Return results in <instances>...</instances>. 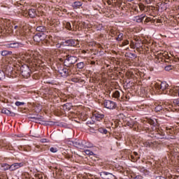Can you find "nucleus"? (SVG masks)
<instances>
[{"instance_id":"51","label":"nucleus","mask_w":179,"mask_h":179,"mask_svg":"<svg viewBox=\"0 0 179 179\" xmlns=\"http://www.w3.org/2000/svg\"><path fill=\"white\" fill-rule=\"evenodd\" d=\"M18 138H22V136H17Z\"/></svg>"},{"instance_id":"28","label":"nucleus","mask_w":179,"mask_h":179,"mask_svg":"<svg viewBox=\"0 0 179 179\" xmlns=\"http://www.w3.org/2000/svg\"><path fill=\"white\" fill-rule=\"evenodd\" d=\"M76 65L78 69H83L85 68V63L83 62H79Z\"/></svg>"},{"instance_id":"29","label":"nucleus","mask_w":179,"mask_h":179,"mask_svg":"<svg viewBox=\"0 0 179 179\" xmlns=\"http://www.w3.org/2000/svg\"><path fill=\"white\" fill-rule=\"evenodd\" d=\"M1 167L3 168V170H10V165L8 164H3L1 165Z\"/></svg>"},{"instance_id":"27","label":"nucleus","mask_w":179,"mask_h":179,"mask_svg":"<svg viewBox=\"0 0 179 179\" xmlns=\"http://www.w3.org/2000/svg\"><path fill=\"white\" fill-rule=\"evenodd\" d=\"M113 97H114L115 99H120V91L118 90H116L113 93Z\"/></svg>"},{"instance_id":"2","label":"nucleus","mask_w":179,"mask_h":179,"mask_svg":"<svg viewBox=\"0 0 179 179\" xmlns=\"http://www.w3.org/2000/svg\"><path fill=\"white\" fill-rule=\"evenodd\" d=\"M21 15L24 17H31L32 19L37 16V10L32 8L29 9L28 11L24 10V6H22V11L20 12Z\"/></svg>"},{"instance_id":"12","label":"nucleus","mask_w":179,"mask_h":179,"mask_svg":"<svg viewBox=\"0 0 179 179\" xmlns=\"http://www.w3.org/2000/svg\"><path fill=\"white\" fill-rule=\"evenodd\" d=\"M59 73L64 78H66V76H69V69H68L66 68H62V69H59Z\"/></svg>"},{"instance_id":"49","label":"nucleus","mask_w":179,"mask_h":179,"mask_svg":"<svg viewBox=\"0 0 179 179\" xmlns=\"http://www.w3.org/2000/svg\"><path fill=\"white\" fill-rule=\"evenodd\" d=\"M135 156H138V152H134Z\"/></svg>"},{"instance_id":"35","label":"nucleus","mask_w":179,"mask_h":179,"mask_svg":"<svg viewBox=\"0 0 179 179\" xmlns=\"http://www.w3.org/2000/svg\"><path fill=\"white\" fill-rule=\"evenodd\" d=\"M173 104L176 107H179V99L173 100Z\"/></svg>"},{"instance_id":"19","label":"nucleus","mask_w":179,"mask_h":179,"mask_svg":"<svg viewBox=\"0 0 179 179\" xmlns=\"http://www.w3.org/2000/svg\"><path fill=\"white\" fill-rule=\"evenodd\" d=\"M20 45V43H13L8 44V48H19Z\"/></svg>"},{"instance_id":"47","label":"nucleus","mask_w":179,"mask_h":179,"mask_svg":"<svg viewBox=\"0 0 179 179\" xmlns=\"http://www.w3.org/2000/svg\"><path fill=\"white\" fill-rule=\"evenodd\" d=\"M140 43V42L136 43V45H140L139 44H141V43Z\"/></svg>"},{"instance_id":"15","label":"nucleus","mask_w":179,"mask_h":179,"mask_svg":"<svg viewBox=\"0 0 179 179\" xmlns=\"http://www.w3.org/2000/svg\"><path fill=\"white\" fill-rule=\"evenodd\" d=\"M43 36H41V34H36L34 36V41H36V43H40V41H43Z\"/></svg>"},{"instance_id":"32","label":"nucleus","mask_w":179,"mask_h":179,"mask_svg":"<svg viewBox=\"0 0 179 179\" xmlns=\"http://www.w3.org/2000/svg\"><path fill=\"white\" fill-rule=\"evenodd\" d=\"M123 37H124V34H119V35L116 38L117 41H122Z\"/></svg>"},{"instance_id":"42","label":"nucleus","mask_w":179,"mask_h":179,"mask_svg":"<svg viewBox=\"0 0 179 179\" xmlns=\"http://www.w3.org/2000/svg\"><path fill=\"white\" fill-rule=\"evenodd\" d=\"M19 29V26H17V25H14V29L16 30V29Z\"/></svg>"},{"instance_id":"45","label":"nucleus","mask_w":179,"mask_h":179,"mask_svg":"<svg viewBox=\"0 0 179 179\" xmlns=\"http://www.w3.org/2000/svg\"><path fill=\"white\" fill-rule=\"evenodd\" d=\"M176 89L178 90V96H179V87H176Z\"/></svg>"},{"instance_id":"4","label":"nucleus","mask_w":179,"mask_h":179,"mask_svg":"<svg viewBox=\"0 0 179 179\" xmlns=\"http://www.w3.org/2000/svg\"><path fill=\"white\" fill-rule=\"evenodd\" d=\"M21 75L23 78L27 79V78H30V73H31V71L30 68L28 67L27 65H24L20 68Z\"/></svg>"},{"instance_id":"18","label":"nucleus","mask_w":179,"mask_h":179,"mask_svg":"<svg viewBox=\"0 0 179 179\" xmlns=\"http://www.w3.org/2000/svg\"><path fill=\"white\" fill-rule=\"evenodd\" d=\"M1 113H2L3 114H6V115L15 116V113L11 112L10 110H8V109L6 108H3L1 110Z\"/></svg>"},{"instance_id":"31","label":"nucleus","mask_w":179,"mask_h":179,"mask_svg":"<svg viewBox=\"0 0 179 179\" xmlns=\"http://www.w3.org/2000/svg\"><path fill=\"white\" fill-rule=\"evenodd\" d=\"M3 79H5V73L0 69V80H3Z\"/></svg>"},{"instance_id":"34","label":"nucleus","mask_w":179,"mask_h":179,"mask_svg":"<svg viewBox=\"0 0 179 179\" xmlns=\"http://www.w3.org/2000/svg\"><path fill=\"white\" fill-rule=\"evenodd\" d=\"M85 153H86L87 155H88L90 156H93V155H94L93 152L90 151L89 150H85Z\"/></svg>"},{"instance_id":"1","label":"nucleus","mask_w":179,"mask_h":179,"mask_svg":"<svg viewBox=\"0 0 179 179\" xmlns=\"http://www.w3.org/2000/svg\"><path fill=\"white\" fill-rule=\"evenodd\" d=\"M24 58L27 62H34V64H40L41 62V56L37 52L27 53Z\"/></svg>"},{"instance_id":"30","label":"nucleus","mask_w":179,"mask_h":179,"mask_svg":"<svg viewBox=\"0 0 179 179\" xmlns=\"http://www.w3.org/2000/svg\"><path fill=\"white\" fill-rule=\"evenodd\" d=\"M29 118H31L32 120H34V122H36L38 123L40 122V121H43V118L42 117H30Z\"/></svg>"},{"instance_id":"53","label":"nucleus","mask_w":179,"mask_h":179,"mask_svg":"<svg viewBox=\"0 0 179 179\" xmlns=\"http://www.w3.org/2000/svg\"><path fill=\"white\" fill-rule=\"evenodd\" d=\"M148 131H149V128H148Z\"/></svg>"},{"instance_id":"24","label":"nucleus","mask_w":179,"mask_h":179,"mask_svg":"<svg viewBox=\"0 0 179 179\" xmlns=\"http://www.w3.org/2000/svg\"><path fill=\"white\" fill-rule=\"evenodd\" d=\"M130 47L133 50H135L136 48H141V45H137L136 43H135V42L133 41L130 42Z\"/></svg>"},{"instance_id":"48","label":"nucleus","mask_w":179,"mask_h":179,"mask_svg":"<svg viewBox=\"0 0 179 179\" xmlns=\"http://www.w3.org/2000/svg\"><path fill=\"white\" fill-rule=\"evenodd\" d=\"M69 106V103H66V104H64V106Z\"/></svg>"},{"instance_id":"5","label":"nucleus","mask_w":179,"mask_h":179,"mask_svg":"<svg viewBox=\"0 0 179 179\" xmlns=\"http://www.w3.org/2000/svg\"><path fill=\"white\" fill-rule=\"evenodd\" d=\"M103 107L105 108H108V110H114L117 107V104L115 102L110 100H105L103 101Z\"/></svg>"},{"instance_id":"7","label":"nucleus","mask_w":179,"mask_h":179,"mask_svg":"<svg viewBox=\"0 0 179 179\" xmlns=\"http://www.w3.org/2000/svg\"><path fill=\"white\" fill-rule=\"evenodd\" d=\"M90 128H92L93 129H94L95 131L98 129L99 132H100L101 134H104L105 135H107V134L108 133V131H107V129L100 127V126H99V124L96 125L94 124H92V126H90Z\"/></svg>"},{"instance_id":"25","label":"nucleus","mask_w":179,"mask_h":179,"mask_svg":"<svg viewBox=\"0 0 179 179\" xmlns=\"http://www.w3.org/2000/svg\"><path fill=\"white\" fill-rule=\"evenodd\" d=\"M164 107V105H155V110L156 113H159V111H162L163 110V108Z\"/></svg>"},{"instance_id":"52","label":"nucleus","mask_w":179,"mask_h":179,"mask_svg":"<svg viewBox=\"0 0 179 179\" xmlns=\"http://www.w3.org/2000/svg\"><path fill=\"white\" fill-rule=\"evenodd\" d=\"M38 179H43V176H41V178H39Z\"/></svg>"},{"instance_id":"21","label":"nucleus","mask_w":179,"mask_h":179,"mask_svg":"<svg viewBox=\"0 0 179 179\" xmlns=\"http://www.w3.org/2000/svg\"><path fill=\"white\" fill-rule=\"evenodd\" d=\"M2 57H9L10 55H12V51H9V50H3L1 52Z\"/></svg>"},{"instance_id":"46","label":"nucleus","mask_w":179,"mask_h":179,"mask_svg":"<svg viewBox=\"0 0 179 179\" xmlns=\"http://www.w3.org/2000/svg\"><path fill=\"white\" fill-rule=\"evenodd\" d=\"M96 64V62H91L92 65H94Z\"/></svg>"},{"instance_id":"37","label":"nucleus","mask_w":179,"mask_h":179,"mask_svg":"<svg viewBox=\"0 0 179 179\" xmlns=\"http://www.w3.org/2000/svg\"><path fill=\"white\" fill-rule=\"evenodd\" d=\"M138 6H139L140 10H142V11L145 10V5H143V3H140Z\"/></svg>"},{"instance_id":"20","label":"nucleus","mask_w":179,"mask_h":179,"mask_svg":"<svg viewBox=\"0 0 179 179\" xmlns=\"http://www.w3.org/2000/svg\"><path fill=\"white\" fill-rule=\"evenodd\" d=\"M36 31H39L41 33H45V31H47V28L44 26H39L36 27Z\"/></svg>"},{"instance_id":"38","label":"nucleus","mask_w":179,"mask_h":179,"mask_svg":"<svg viewBox=\"0 0 179 179\" xmlns=\"http://www.w3.org/2000/svg\"><path fill=\"white\" fill-rule=\"evenodd\" d=\"M24 102H20V101H16L15 102V106H17V107L20 106H24Z\"/></svg>"},{"instance_id":"9","label":"nucleus","mask_w":179,"mask_h":179,"mask_svg":"<svg viewBox=\"0 0 179 179\" xmlns=\"http://www.w3.org/2000/svg\"><path fill=\"white\" fill-rule=\"evenodd\" d=\"M148 122L150 124V125H151L152 131H156V129H157V127L159 125V124L157 123V120H153L152 119H150L148 120Z\"/></svg>"},{"instance_id":"17","label":"nucleus","mask_w":179,"mask_h":179,"mask_svg":"<svg viewBox=\"0 0 179 179\" xmlns=\"http://www.w3.org/2000/svg\"><path fill=\"white\" fill-rule=\"evenodd\" d=\"M73 145L76 148H78V149H83V148H85V145H83V143L80 141L74 142Z\"/></svg>"},{"instance_id":"10","label":"nucleus","mask_w":179,"mask_h":179,"mask_svg":"<svg viewBox=\"0 0 179 179\" xmlns=\"http://www.w3.org/2000/svg\"><path fill=\"white\" fill-rule=\"evenodd\" d=\"M24 162L21 163H15L12 165H10V171H15V170H17L18 169H20V167H23L24 166Z\"/></svg>"},{"instance_id":"44","label":"nucleus","mask_w":179,"mask_h":179,"mask_svg":"<svg viewBox=\"0 0 179 179\" xmlns=\"http://www.w3.org/2000/svg\"><path fill=\"white\" fill-rule=\"evenodd\" d=\"M103 174H104L105 176H108V174H111V173H108V172H103Z\"/></svg>"},{"instance_id":"39","label":"nucleus","mask_w":179,"mask_h":179,"mask_svg":"<svg viewBox=\"0 0 179 179\" xmlns=\"http://www.w3.org/2000/svg\"><path fill=\"white\" fill-rule=\"evenodd\" d=\"M128 44H129V41L126 40L122 42V45H128Z\"/></svg>"},{"instance_id":"23","label":"nucleus","mask_w":179,"mask_h":179,"mask_svg":"<svg viewBox=\"0 0 179 179\" xmlns=\"http://www.w3.org/2000/svg\"><path fill=\"white\" fill-rule=\"evenodd\" d=\"M82 6V3L80 1H76L73 4V7L74 9H79Z\"/></svg>"},{"instance_id":"40","label":"nucleus","mask_w":179,"mask_h":179,"mask_svg":"<svg viewBox=\"0 0 179 179\" xmlns=\"http://www.w3.org/2000/svg\"><path fill=\"white\" fill-rule=\"evenodd\" d=\"M41 142L42 143H45L47 142V140H46L45 138H42V139L41 140Z\"/></svg>"},{"instance_id":"13","label":"nucleus","mask_w":179,"mask_h":179,"mask_svg":"<svg viewBox=\"0 0 179 179\" xmlns=\"http://www.w3.org/2000/svg\"><path fill=\"white\" fill-rule=\"evenodd\" d=\"M104 114H101L100 113H96L94 114V118L97 121H101L102 120H104Z\"/></svg>"},{"instance_id":"6","label":"nucleus","mask_w":179,"mask_h":179,"mask_svg":"<svg viewBox=\"0 0 179 179\" xmlns=\"http://www.w3.org/2000/svg\"><path fill=\"white\" fill-rule=\"evenodd\" d=\"M158 89L159 90V92L163 93V94H167V92H169V84L166 82H162L160 85L158 86Z\"/></svg>"},{"instance_id":"11","label":"nucleus","mask_w":179,"mask_h":179,"mask_svg":"<svg viewBox=\"0 0 179 179\" xmlns=\"http://www.w3.org/2000/svg\"><path fill=\"white\" fill-rule=\"evenodd\" d=\"M166 94H169V96H172L173 97H176V96H178V91L177 90V87L169 90L166 92Z\"/></svg>"},{"instance_id":"26","label":"nucleus","mask_w":179,"mask_h":179,"mask_svg":"<svg viewBox=\"0 0 179 179\" xmlns=\"http://www.w3.org/2000/svg\"><path fill=\"white\" fill-rule=\"evenodd\" d=\"M155 138H157L158 139H163V138H164V134L163 132H157L155 134Z\"/></svg>"},{"instance_id":"41","label":"nucleus","mask_w":179,"mask_h":179,"mask_svg":"<svg viewBox=\"0 0 179 179\" xmlns=\"http://www.w3.org/2000/svg\"><path fill=\"white\" fill-rule=\"evenodd\" d=\"M72 82H78V78H72Z\"/></svg>"},{"instance_id":"22","label":"nucleus","mask_w":179,"mask_h":179,"mask_svg":"<svg viewBox=\"0 0 179 179\" xmlns=\"http://www.w3.org/2000/svg\"><path fill=\"white\" fill-rule=\"evenodd\" d=\"M145 17L146 15H141L140 16L136 17V20L137 23H142V22H143V19H145Z\"/></svg>"},{"instance_id":"43","label":"nucleus","mask_w":179,"mask_h":179,"mask_svg":"<svg viewBox=\"0 0 179 179\" xmlns=\"http://www.w3.org/2000/svg\"><path fill=\"white\" fill-rule=\"evenodd\" d=\"M50 122H52L47 121V122H45V125H50Z\"/></svg>"},{"instance_id":"50","label":"nucleus","mask_w":179,"mask_h":179,"mask_svg":"<svg viewBox=\"0 0 179 179\" xmlns=\"http://www.w3.org/2000/svg\"><path fill=\"white\" fill-rule=\"evenodd\" d=\"M129 2H132L134 0H127Z\"/></svg>"},{"instance_id":"36","label":"nucleus","mask_w":179,"mask_h":179,"mask_svg":"<svg viewBox=\"0 0 179 179\" xmlns=\"http://www.w3.org/2000/svg\"><path fill=\"white\" fill-rule=\"evenodd\" d=\"M50 152H52V153H57V152H58V150L57 149V148H54L52 147L50 149Z\"/></svg>"},{"instance_id":"16","label":"nucleus","mask_w":179,"mask_h":179,"mask_svg":"<svg viewBox=\"0 0 179 179\" xmlns=\"http://www.w3.org/2000/svg\"><path fill=\"white\" fill-rule=\"evenodd\" d=\"M65 27L67 30H73L75 27V22H73L72 24H71V22H66Z\"/></svg>"},{"instance_id":"14","label":"nucleus","mask_w":179,"mask_h":179,"mask_svg":"<svg viewBox=\"0 0 179 179\" xmlns=\"http://www.w3.org/2000/svg\"><path fill=\"white\" fill-rule=\"evenodd\" d=\"M124 122L126 125H127V127H129L130 128H132V127L135 125V122H133V120H131L130 118H126Z\"/></svg>"},{"instance_id":"33","label":"nucleus","mask_w":179,"mask_h":179,"mask_svg":"<svg viewBox=\"0 0 179 179\" xmlns=\"http://www.w3.org/2000/svg\"><path fill=\"white\" fill-rule=\"evenodd\" d=\"M173 68H174L173 66L168 65L165 66V71H171V69H173Z\"/></svg>"},{"instance_id":"3","label":"nucleus","mask_w":179,"mask_h":179,"mask_svg":"<svg viewBox=\"0 0 179 179\" xmlns=\"http://www.w3.org/2000/svg\"><path fill=\"white\" fill-rule=\"evenodd\" d=\"M78 61V58L75 56H69L66 57V58L64 60V66L69 68L70 66H72L73 64H76Z\"/></svg>"},{"instance_id":"8","label":"nucleus","mask_w":179,"mask_h":179,"mask_svg":"<svg viewBox=\"0 0 179 179\" xmlns=\"http://www.w3.org/2000/svg\"><path fill=\"white\" fill-rule=\"evenodd\" d=\"M66 44L70 47H78L79 45V41L74 39H69L66 41Z\"/></svg>"}]
</instances>
